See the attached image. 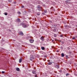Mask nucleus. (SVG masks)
Instances as JSON below:
<instances>
[{"label": "nucleus", "instance_id": "nucleus-24", "mask_svg": "<svg viewBox=\"0 0 77 77\" xmlns=\"http://www.w3.org/2000/svg\"><path fill=\"white\" fill-rule=\"evenodd\" d=\"M2 74H4L5 73V72L4 71H2Z\"/></svg>", "mask_w": 77, "mask_h": 77}, {"label": "nucleus", "instance_id": "nucleus-20", "mask_svg": "<svg viewBox=\"0 0 77 77\" xmlns=\"http://www.w3.org/2000/svg\"><path fill=\"white\" fill-rule=\"evenodd\" d=\"M59 72H60V73H61L62 72V71L61 70H60Z\"/></svg>", "mask_w": 77, "mask_h": 77}, {"label": "nucleus", "instance_id": "nucleus-4", "mask_svg": "<svg viewBox=\"0 0 77 77\" xmlns=\"http://www.w3.org/2000/svg\"><path fill=\"white\" fill-rule=\"evenodd\" d=\"M22 26L23 27H26L27 26L25 25L24 24H22Z\"/></svg>", "mask_w": 77, "mask_h": 77}, {"label": "nucleus", "instance_id": "nucleus-13", "mask_svg": "<svg viewBox=\"0 0 77 77\" xmlns=\"http://www.w3.org/2000/svg\"><path fill=\"white\" fill-rule=\"evenodd\" d=\"M29 59H30V60L32 61V59H33V58H32V57L30 58Z\"/></svg>", "mask_w": 77, "mask_h": 77}, {"label": "nucleus", "instance_id": "nucleus-30", "mask_svg": "<svg viewBox=\"0 0 77 77\" xmlns=\"http://www.w3.org/2000/svg\"><path fill=\"white\" fill-rule=\"evenodd\" d=\"M10 0V2H12V0Z\"/></svg>", "mask_w": 77, "mask_h": 77}, {"label": "nucleus", "instance_id": "nucleus-23", "mask_svg": "<svg viewBox=\"0 0 77 77\" xmlns=\"http://www.w3.org/2000/svg\"><path fill=\"white\" fill-rule=\"evenodd\" d=\"M40 15V13H37V15Z\"/></svg>", "mask_w": 77, "mask_h": 77}, {"label": "nucleus", "instance_id": "nucleus-15", "mask_svg": "<svg viewBox=\"0 0 77 77\" xmlns=\"http://www.w3.org/2000/svg\"><path fill=\"white\" fill-rule=\"evenodd\" d=\"M52 63H51V62H49L48 63V65H51V64Z\"/></svg>", "mask_w": 77, "mask_h": 77}, {"label": "nucleus", "instance_id": "nucleus-29", "mask_svg": "<svg viewBox=\"0 0 77 77\" xmlns=\"http://www.w3.org/2000/svg\"><path fill=\"white\" fill-rule=\"evenodd\" d=\"M57 52H59V51H57Z\"/></svg>", "mask_w": 77, "mask_h": 77}, {"label": "nucleus", "instance_id": "nucleus-21", "mask_svg": "<svg viewBox=\"0 0 77 77\" xmlns=\"http://www.w3.org/2000/svg\"><path fill=\"white\" fill-rule=\"evenodd\" d=\"M21 8H24V6H21Z\"/></svg>", "mask_w": 77, "mask_h": 77}, {"label": "nucleus", "instance_id": "nucleus-8", "mask_svg": "<svg viewBox=\"0 0 77 77\" xmlns=\"http://www.w3.org/2000/svg\"><path fill=\"white\" fill-rule=\"evenodd\" d=\"M16 70L17 71H20V69L18 68H17L16 69Z\"/></svg>", "mask_w": 77, "mask_h": 77}, {"label": "nucleus", "instance_id": "nucleus-26", "mask_svg": "<svg viewBox=\"0 0 77 77\" xmlns=\"http://www.w3.org/2000/svg\"><path fill=\"white\" fill-rule=\"evenodd\" d=\"M75 39V38L73 37L72 38V39Z\"/></svg>", "mask_w": 77, "mask_h": 77}, {"label": "nucleus", "instance_id": "nucleus-32", "mask_svg": "<svg viewBox=\"0 0 77 77\" xmlns=\"http://www.w3.org/2000/svg\"><path fill=\"white\" fill-rule=\"evenodd\" d=\"M69 1H71V0H69Z\"/></svg>", "mask_w": 77, "mask_h": 77}, {"label": "nucleus", "instance_id": "nucleus-6", "mask_svg": "<svg viewBox=\"0 0 77 77\" xmlns=\"http://www.w3.org/2000/svg\"><path fill=\"white\" fill-rule=\"evenodd\" d=\"M32 74H36V71H32Z\"/></svg>", "mask_w": 77, "mask_h": 77}, {"label": "nucleus", "instance_id": "nucleus-14", "mask_svg": "<svg viewBox=\"0 0 77 77\" xmlns=\"http://www.w3.org/2000/svg\"><path fill=\"white\" fill-rule=\"evenodd\" d=\"M4 14L5 15H8V13H7L5 12L4 13Z\"/></svg>", "mask_w": 77, "mask_h": 77}, {"label": "nucleus", "instance_id": "nucleus-18", "mask_svg": "<svg viewBox=\"0 0 77 77\" xmlns=\"http://www.w3.org/2000/svg\"><path fill=\"white\" fill-rule=\"evenodd\" d=\"M44 12H45V13H47V10H45Z\"/></svg>", "mask_w": 77, "mask_h": 77}, {"label": "nucleus", "instance_id": "nucleus-27", "mask_svg": "<svg viewBox=\"0 0 77 77\" xmlns=\"http://www.w3.org/2000/svg\"><path fill=\"white\" fill-rule=\"evenodd\" d=\"M60 36H61V37H62V36H63L62 35H60Z\"/></svg>", "mask_w": 77, "mask_h": 77}, {"label": "nucleus", "instance_id": "nucleus-12", "mask_svg": "<svg viewBox=\"0 0 77 77\" xmlns=\"http://www.w3.org/2000/svg\"><path fill=\"white\" fill-rule=\"evenodd\" d=\"M61 56L62 57H64V54L63 53L61 54Z\"/></svg>", "mask_w": 77, "mask_h": 77}, {"label": "nucleus", "instance_id": "nucleus-9", "mask_svg": "<svg viewBox=\"0 0 77 77\" xmlns=\"http://www.w3.org/2000/svg\"><path fill=\"white\" fill-rule=\"evenodd\" d=\"M55 67L56 68H57L58 69V68H59V66H57V65H56V66H55Z\"/></svg>", "mask_w": 77, "mask_h": 77}, {"label": "nucleus", "instance_id": "nucleus-17", "mask_svg": "<svg viewBox=\"0 0 77 77\" xmlns=\"http://www.w3.org/2000/svg\"><path fill=\"white\" fill-rule=\"evenodd\" d=\"M54 37H56V36H57V35L56 34H54Z\"/></svg>", "mask_w": 77, "mask_h": 77}, {"label": "nucleus", "instance_id": "nucleus-5", "mask_svg": "<svg viewBox=\"0 0 77 77\" xmlns=\"http://www.w3.org/2000/svg\"><path fill=\"white\" fill-rule=\"evenodd\" d=\"M40 39L42 40V41H44V37H42L40 38Z\"/></svg>", "mask_w": 77, "mask_h": 77}, {"label": "nucleus", "instance_id": "nucleus-1", "mask_svg": "<svg viewBox=\"0 0 77 77\" xmlns=\"http://www.w3.org/2000/svg\"><path fill=\"white\" fill-rule=\"evenodd\" d=\"M37 9L39 11H41V6H40V5H38L37 7Z\"/></svg>", "mask_w": 77, "mask_h": 77}, {"label": "nucleus", "instance_id": "nucleus-3", "mask_svg": "<svg viewBox=\"0 0 77 77\" xmlns=\"http://www.w3.org/2000/svg\"><path fill=\"white\" fill-rule=\"evenodd\" d=\"M19 35H21L22 36H23V32H20L19 33Z\"/></svg>", "mask_w": 77, "mask_h": 77}, {"label": "nucleus", "instance_id": "nucleus-2", "mask_svg": "<svg viewBox=\"0 0 77 77\" xmlns=\"http://www.w3.org/2000/svg\"><path fill=\"white\" fill-rule=\"evenodd\" d=\"M29 41L30 42V43H33V42H34V40H32V39H30L29 40Z\"/></svg>", "mask_w": 77, "mask_h": 77}, {"label": "nucleus", "instance_id": "nucleus-31", "mask_svg": "<svg viewBox=\"0 0 77 77\" xmlns=\"http://www.w3.org/2000/svg\"><path fill=\"white\" fill-rule=\"evenodd\" d=\"M67 1V2H68V1H69V0H66Z\"/></svg>", "mask_w": 77, "mask_h": 77}, {"label": "nucleus", "instance_id": "nucleus-19", "mask_svg": "<svg viewBox=\"0 0 77 77\" xmlns=\"http://www.w3.org/2000/svg\"><path fill=\"white\" fill-rule=\"evenodd\" d=\"M69 75V73H67L66 74V76H68V75Z\"/></svg>", "mask_w": 77, "mask_h": 77}, {"label": "nucleus", "instance_id": "nucleus-22", "mask_svg": "<svg viewBox=\"0 0 77 77\" xmlns=\"http://www.w3.org/2000/svg\"><path fill=\"white\" fill-rule=\"evenodd\" d=\"M4 41H5V40H4L2 39V42H4Z\"/></svg>", "mask_w": 77, "mask_h": 77}, {"label": "nucleus", "instance_id": "nucleus-11", "mask_svg": "<svg viewBox=\"0 0 77 77\" xmlns=\"http://www.w3.org/2000/svg\"><path fill=\"white\" fill-rule=\"evenodd\" d=\"M41 49L42 50H45V48L44 47H41Z\"/></svg>", "mask_w": 77, "mask_h": 77}, {"label": "nucleus", "instance_id": "nucleus-25", "mask_svg": "<svg viewBox=\"0 0 77 77\" xmlns=\"http://www.w3.org/2000/svg\"><path fill=\"white\" fill-rule=\"evenodd\" d=\"M35 77H38V76H37V75H35Z\"/></svg>", "mask_w": 77, "mask_h": 77}, {"label": "nucleus", "instance_id": "nucleus-16", "mask_svg": "<svg viewBox=\"0 0 77 77\" xmlns=\"http://www.w3.org/2000/svg\"><path fill=\"white\" fill-rule=\"evenodd\" d=\"M17 14H19L20 15V14H21V13H20V12H17Z\"/></svg>", "mask_w": 77, "mask_h": 77}, {"label": "nucleus", "instance_id": "nucleus-7", "mask_svg": "<svg viewBox=\"0 0 77 77\" xmlns=\"http://www.w3.org/2000/svg\"><path fill=\"white\" fill-rule=\"evenodd\" d=\"M21 62H22V58H21L19 60V63H21Z\"/></svg>", "mask_w": 77, "mask_h": 77}, {"label": "nucleus", "instance_id": "nucleus-10", "mask_svg": "<svg viewBox=\"0 0 77 77\" xmlns=\"http://www.w3.org/2000/svg\"><path fill=\"white\" fill-rule=\"evenodd\" d=\"M17 22H20V19H17Z\"/></svg>", "mask_w": 77, "mask_h": 77}, {"label": "nucleus", "instance_id": "nucleus-28", "mask_svg": "<svg viewBox=\"0 0 77 77\" xmlns=\"http://www.w3.org/2000/svg\"><path fill=\"white\" fill-rule=\"evenodd\" d=\"M66 57H68V56L66 55Z\"/></svg>", "mask_w": 77, "mask_h": 77}]
</instances>
